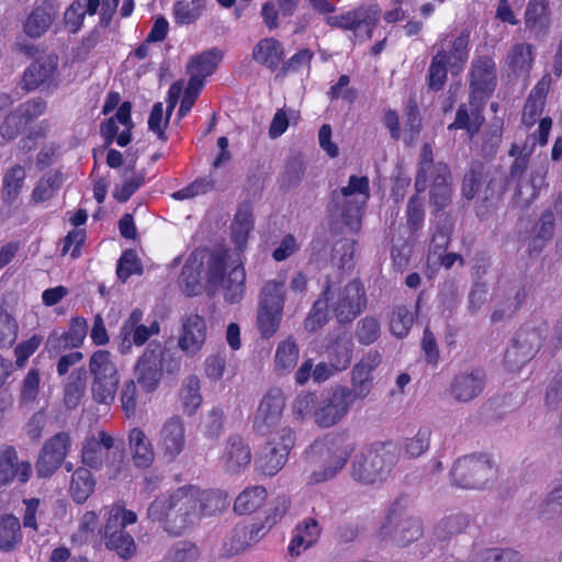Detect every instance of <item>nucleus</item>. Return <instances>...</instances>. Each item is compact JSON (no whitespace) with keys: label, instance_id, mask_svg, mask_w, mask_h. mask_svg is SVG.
Returning <instances> with one entry per match:
<instances>
[{"label":"nucleus","instance_id":"nucleus-35","mask_svg":"<svg viewBox=\"0 0 562 562\" xmlns=\"http://www.w3.org/2000/svg\"><path fill=\"white\" fill-rule=\"evenodd\" d=\"M415 310H418V302ZM417 311H413L408 305H395L389 317V328L393 336L404 338L408 335L416 317Z\"/></svg>","mask_w":562,"mask_h":562},{"label":"nucleus","instance_id":"nucleus-34","mask_svg":"<svg viewBox=\"0 0 562 562\" xmlns=\"http://www.w3.org/2000/svg\"><path fill=\"white\" fill-rule=\"evenodd\" d=\"M203 258L198 254H192L186 261L181 274L179 277V284L182 291L189 295H196L201 290V266Z\"/></svg>","mask_w":562,"mask_h":562},{"label":"nucleus","instance_id":"nucleus-26","mask_svg":"<svg viewBox=\"0 0 562 562\" xmlns=\"http://www.w3.org/2000/svg\"><path fill=\"white\" fill-rule=\"evenodd\" d=\"M321 533L322 527L315 518L308 517L303 519L293 530V536L288 548L289 553L292 557H299L318 541Z\"/></svg>","mask_w":562,"mask_h":562},{"label":"nucleus","instance_id":"nucleus-17","mask_svg":"<svg viewBox=\"0 0 562 562\" xmlns=\"http://www.w3.org/2000/svg\"><path fill=\"white\" fill-rule=\"evenodd\" d=\"M348 386H336L314 411V422L323 428L339 423L355 404Z\"/></svg>","mask_w":562,"mask_h":562},{"label":"nucleus","instance_id":"nucleus-38","mask_svg":"<svg viewBox=\"0 0 562 562\" xmlns=\"http://www.w3.org/2000/svg\"><path fill=\"white\" fill-rule=\"evenodd\" d=\"M526 296V290L520 285L508 289L501 305L492 313L491 321L497 323L512 317L520 308Z\"/></svg>","mask_w":562,"mask_h":562},{"label":"nucleus","instance_id":"nucleus-19","mask_svg":"<svg viewBox=\"0 0 562 562\" xmlns=\"http://www.w3.org/2000/svg\"><path fill=\"white\" fill-rule=\"evenodd\" d=\"M157 447L162 458L175 461L186 448V427L180 416H171L164 422L158 432Z\"/></svg>","mask_w":562,"mask_h":562},{"label":"nucleus","instance_id":"nucleus-50","mask_svg":"<svg viewBox=\"0 0 562 562\" xmlns=\"http://www.w3.org/2000/svg\"><path fill=\"white\" fill-rule=\"evenodd\" d=\"M120 379L92 378L91 395L94 402L110 405L114 402Z\"/></svg>","mask_w":562,"mask_h":562},{"label":"nucleus","instance_id":"nucleus-5","mask_svg":"<svg viewBox=\"0 0 562 562\" xmlns=\"http://www.w3.org/2000/svg\"><path fill=\"white\" fill-rule=\"evenodd\" d=\"M105 515V524L100 529L104 546L123 559L132 558L136 552V543L125 527L137 521L136 513L115 504L106 509Z\"/></svg>","mask_w":562,"mask_h":562},{"label":"nucleus","instance_id":"nucleus-22","mask_svg":"<svg viewBox=\"0 0 562 562\" xmlns=\"http://www.w3.org/2000/svg\"><path fill=\"white\" fill-rule=\"evenodd\" d=\"M470 32L462 30L458 34H441L434 45L437 50H443L447 64L452 72L462 70L469 58Z\"/></svg>","mask_w":562,"mask_h":562},{"label":"nucleus","instance_id":"nucleus-16","mask_svg":"<svg viewBox=\"0 0 562 562\" xmlns=\"http://www.w3.org/2000/svg\"><path fill=\"white\" fill-rule=\"evenodd\" d=\"M71 437L66 431H60L45 441L36 464V473L40 477L52 476L64 463L71 449Z\"/></svg>","mask_w":562,"mask_h":562},{"label":"nucleus","instance_id":"nucleus-60","mask_svg":"<svg viewBox=\"0 0 562 562\" xmlns=\"http://www.w3.org/2000/svg\"><path fill=\"white\" fill-rule=\"evenodd\" d=\"M199 557L200 551L194 543L180 541L166 553L162 562H195Z\"/></svg>","mask_w":562,"mask_h":562},{"label":"nucleus","instance_id":"nucleus-62","mask_svg":"<svg viewBox=\"0 0 562 562\" xmlns=\"http://www.w3.org/2000/svg\"><path fill=\"white\" fill-rule=\"evenodd\" d=\"M526 25L530 29L544 25L548 21V3L542 0H530L525 12Z\"/></svg>","mask_w":562,"mask_h":562},{"label":"nucleus","instance_id":"nucleus-25","mask_svg":"<svg viewBox=\"0 0 562 562\" xmlns=\"http://www.w3.org/2000/svg\"><path fill=\"white\" fill-rule=\"evenodd\" d=\"M206 339V324L204 319L192 314L184 318L178 339L179 348L188 356H195Z\"/></svg>","mask_w":562,"mask_h":562},{"label":"nucleus","instance_id":"nucleus-30","mask_svg":"<svg viewBox=\"0 0 562 562\" xmlns=\"http://www.w3.org/2000/svg\"><path fill=\"white\" fill-rule=\"evenodd\" d=\"M353 341L348 334L337 335L326 347V356L336 371L346 370L352 360Z\"/></svg>","mask_w":562,"mask_h":562},{"label":"nucleus","instance_id":"nucleus-28","mask_svg":"<svg viewBox=\"0 0 562 562\" xmlns=\"http://www.w3.org/2000/svg\"><path fill=\"white\" fill-rule=\"evenodd\" d=\"M222 58L223 54L216 47L193 56L187 66V71L190 75L189 79H194L195 82L204 85L206 77L216 70Z\"/></svg>","mask_w":562,"mask_h":562},{"label":"nucleus","instance_id":"nucleus-53","mask_svg":"<svg viewBox=\"0 0 562 562\" xmlns=\"http://www.w3.org/2000/svg\"><path fill=\"white\" fill-rule=\"evenodd\" d=\"M282 310L258 305L257 326L262 337L269 338L279 329L282 319Z\"/></svg>","mask_w":562,"mask_h":562},{"label":"nucleus","instance_id":"nucleus-42","mask_svg":"<svg viewBox=\"0 0 562 562\" xmlns=\"http://www.w3.org/2000/svg\"><path fill=\"white\" fill-rule=\"evenodd\" d=\"M200 380L196 375L187 376L181 385L179 397L183 413L188 416L195 414L202 403Z\"/></svg>","mask_w":562,"mask_h":562},{"label":"nucleus","instance_id":"nucleus-23","mask_svg":"<svg viewBox=\"0 0 562 562\" xmlns=\"http://www.w3.org/2000/svg\"><path fill=\"white\" fill-rule=\"evenodd\" d=\"M59 58L55 54L36 58L24 71L23 88L27 91L35 90L43 85H57Z\"/></svg>","mask_w":562,"mask_h":562},{"label":"nucleus","instance_id":"nucleus-36","mask_svg":"<svg viewBox=\"0 0 562 562\" xmlns=\"http://www.w3.org/2000/svg\"><path fill=\"white\" fill-rule=\"evenodd\" d=\"M470 104L473 106V109L471 110V113H469V111L464 104L460 105L457 111L454 122L451 123L448 126V128L449 130H465L469 133V135L472 137L479 132L481 125L483 124L484 119L481 115V110L484 104H480L479 101L470 103Z\"/></svg>","mask_w":562,"mask_h":562},{"label":"nucleus","instance_id":"nucleus-8","mask_svg":"<svg viewBox=\"0 0 562 562\" xmlns=\"http://www.w3.org/2000/svg\"><path fill=\"white\" fill-rule=\"evenodd\" d=\"M369 198L370 186L366 176H351L346 187L334 192L333 200L340 211L339 217L349 232L360 231L362 209Z\"/></svg>","mask_w":562,"mask_h":562},{"label":"nucleus","instance_id":"nucleus-32","mask_svg":"<svg viewBox=\"0 0 562 562\" xmlns=\"http://www.w3.org/2000/svg\"><path fill=\"white\" fill-rule=\"evenodd\" d=\"M64 180V173L57 169L43 175L32 191L31 203L40 204L52 200L61 188Z\"/></svg>","mask_w":562,"mask_h":562},{"label":"nucleus","instance_id":"nucleus-37","mask_svg":"<svg viewBox=\"0 0 562 562\" xmlns=\"http://www.w3.org/2000/svg\"><path fill=\"white\" fill-rule=\"evenodd\" d=\"M546 327H521L514 341L522 348V359H531L542 346L546 338Z\"/></svg>","mask_w":562,"mask_h":562},{"label":"nucleus","instance_id":"nucleus-39","mask_svg":"<svg viewBox=\"0 0 562 562\" xmlns=\"http://www.w3.org/2000/svg\"><path fill=\"white\" fill-rule=\"evenodd\" d=\"M94 487L95 480L89 469L80 467L74 471L69 492L76 503H85L93 493Z\"/></svg>","mask_w":562,"mask_h":562},{"label":"nucleus","instance_id":"nucleus-43","mask_svg":"<svg viewBox=\"0 0 562 562\" xmlns=\"http://www.w3.org/2000/svg\"><path fill=\"white\" fill-rule=\"evenodd\" d=\"M254 225L252 207L248 202L239 204L232 224L233 239L238 248H241Z\"/></svg>","mask_w":562,"mask_h":562},{"label":"nucleus","instance_id":"nucleus-41","mask_svg":"<svg viewBox=\"0 0 562 562\" xmlns=\"http://www.w3.org/2000/svg\"><path fill=\"white\" fill-rule=\"evenodd\" d=\"M509 156L515 157L513 165L509 168L508 176L506 178L507 186L516 184V195L519 198L524 196V186L521 183L522 177L527 171L529 165L530 153H524L517 144H513L509 150Z\"/></svg>","mask_w":562,"mask_h":562},{"label":"nucleus","instance_id":"nucleus-57","mask_svg":"<svg viewBox=\"0 0 562 562\" xmlns=\"http://www.w3.org/2000/svg\"><path fill=\"white\" fill-rule=\"evenodd\" d=\"M328 307H330L329 301H327L323 293L322 296L314 303L305 319V329L308 331H316L323 327L328 322Z\"/></svg>","mask_w":562,"mask_h":562},{"label":"nucleus","instance_id":"nucleus-63","mask_svg":"<svg viewBox=\"0 0 562 562\" xmlns=\"http://www.w3.org/2000/svg\"><path fill=\"white\" fill-rule=\"evenodd\" d=\"M517 551L510 549H486L477 553L471 562H519Z\"/></svg>","mask_w":562,"mask_h":562},{"label":"nucleus","instance_id":"nucleus-64","mask_svg":"<svg viewBox=\"0 0 562 562\" xmlns=\"http://www.w3.org/2000/svg\"><path fill=\"white\" fill-rule=\"evenodd\" d=\"M47 103L41 98H34L21 103L15 111L21 116L25 125L30 124L46 111Z\"/></svg>","mask_w":562,"mask_h":562},{"label":"nucleus","instance_id":"nucleus-46","mask_svg":"<svg viewBox=\"0 0 562 562\" xmlns=\"http://www.w3.org/2000/svg\"><path fill=\"white\" fill-rule=\"evenodd\" d=\"M285 302V281L276 279L267 281L259 295V306L282 310Z\"/></svg>","mask_w":562,"mask_h":562},{"label":"nucleus","instance_id":"nucleus-45","mask_svg":"<svg viewBox=\"0 0 562 562\" xmlns=\"http://www.w3.org/2000/svg\"><path fill=\"white\" fill-rule=\"evenodd\" d=\"M326 22L331 27L350 31L359 29L362 24H372L370 12L364 8H357L344 14L328 16Z\"/></svg>","mask_w":562,"mask_h":562},{"label":"nucleus","instance_id":"nucleus-54","mask_svg":"<svg viewBox=\"0 0 562 562\" xmlns=\"http://www.w3.org/2000/svg\"><path fill=\"white\" fill-rule=\"evenodd\" d=\"M449 65L443 50H437L434 55L429 69L428 82L429 87L435 90H441L446 83Z\"/></svg>","mask_w":562,"mask_h":562},{"label":"nucleus","instance_id":"nucleus-10","mask_svg":"<svg viewBox=\"0 0 562 562\" xmlns=\"http://www.w3.org/2000/svg\"><path fill=\"white\" fill-rule=\"evenodd\" d=\"M324 296L329 301L330 310L340 324L351 323L367 306V294L360 280L353 279L337 292L327 285Z\"/></svg>","mask_w":562,"mask_h":562},{"label":"nucleus","instance_id":"nucleus-47","mask_svg":"<svg viewBox=\"0 0 562 562\" xmlns=\"http://www.w3.org/2000/svg\"><path fill=\"white\" fill-rule=\"evenodd\" d=\"M26 178V170L21 165L10 167L2 181V192L5 202L12 203L21 193Z\"/></svg>","mask_w":562,"mask_h":562},{"label":"nucleus","instance_id":"nucleus-48","mask_svg":"<svg viewBox=\"0 0 562 562\" xmlns=\"http://www.w3.org/2000/svg\"><path fill=\"white\" fill-rule=\"evenodd\" d=\"M267 498V491L262 486H251L244 490L236 498L234 509L236 513L250 514L260 508Z\"/></svg>","mask_w":562,"mask_h":562},{"label":"nucleus","instance_id":"nucleus-56","mask_svg":"<svg viewBox=\"0 0 562 562\" xmlns=\"http://www.w3.org/2000/svg\"><path fill=\"white\" fill-rule=\"evenodd\" d=\"M356 338L359 344L369 346L375 342L381 335V326L374 316H366L357 323Z\"/></svg>","mask_w":562,"mask_h":562},{"label":"nucleus","instance_id":"nucleus-49","mask_svg":"<svg viewBox=\"0 0 562 562\" xmlns=\"http://www.w3.org/2000/svg\"><path fill=\"white\" fill-rule=\"evenodd\" d=\"M431 430L428 427H419L411 437H406L402 443V451L408 459H416L428 451Z\"/></svg>","mask_w":562,"mask_h":562},{"label":"nucleus","instance_id":"nucleus-61","mask_svg":"<svg viewBox=\"0 0 562 562\" xmlns=\"http://www.w3.org/2000/svg\"><path fill=\"white\" fill-rule=\"evenodd\" d=\"M18 330L16 319L0 306V347H11L18 338Z\"/></svg>","mask_w":562,"mask_h":562},{"label":"nucleus","instance_id":"nucleus-15","mask_svg":"<svg viewBox=\"0 0 562 562\" xmlns=\"http://www.w3.org/2000/svg\"><path fill=\"white\" fill-rule=\"evenodd\" d=\"M496 65L492 57L480 56L473 59L470 71V103L484 104L495 90Z\"/></svg>","mask_w":562,"mask_h":562},{"label":"nucleus","instance_id":"nucleus-13","mask_svg":"<svg viewBox=\"0 0 562 562\" xmlns=\"http://www.w3.org/2000/svg\"><path fill=\"white\" fill-rule=\"evenodd\" d=\"M268 441L257 461L258 469L268 476L276 475L286 463L289 452L294 446V432L283 427Z\"/></svg>","mask_w":562,"mask_h":562},{"label":"nucleus","instance_id":"nucleus-40","mask_svg":"<svg viewBox=\"0 0 562 562\" xmlns=\"http://www.w3.org/2000/svg\"><path fill=\"white\" fill-rule=\"evenodd\" d=\"M89 373L92 378L120 379L117 366L108 350H97L89 359Z\"/></svg>","mask_w":562,"mask_h":562},{"label":"nucleus","instance_id":"nucleus-2","mask_svg":"<svg viewBox=\"0 0 562 562\" xmlns=\"http://www.w3.org/2000/svg\"><path fill=\"white\" fill-rule=\"evenodd\" d=\"M206 267L209 285H221L227 303L236 304L244 299L246 271L239 258L232 259L227 251L213 250L207 257Z\"/></svg>","mask_w":562,"mask_h":562},{"label":"nucleus","instance_id":"nucleus-24","mask_svg":"<svg viewBox=\"0 0 562 562\" xmlns=\"http://www.w3.org/2000/svg\"><path fill=\"white\" fill-rule=\"evenodd\" d=\"M485 387V373L473 369L457 374L450 385V394L461 403H468L477 397Z\"/></svg>","mask_w":562,"mask_h":562},{"label":"nucleus","instance_id":"nucleus-44","mask_svg":"<svg viewBox=\"0 0 562 562\" xmlns=\"http://www.w3.org/2000/svg\"><path fill=\"white\" fill-rule=\"evenodd\" d=\"M22 540L20 520L13 515L0 517V550L12 551Z\"/></svg>","mask_w":562,"mask_h":562},{"label":"nucleus","instance_id":"nucleus-18","mask_svg":"<svg viewBox=\"0 0 562 562\" xmlns=\"http://www.w3.org/2000/svg\"><path fill=\"white\" fill-rule=\"evenodd\" d=\"M144 313L139 308H134L128 317L123 322L119 337L121 339V351L130 352L132 345L143 346L151 336L159 334L160 326L154 321L149 326L144 325Z\"/></svg>","mask_w":562,"mask_h":562},{"label":"nucleus","instance_id":"nucleus-33","mask_svg":"<svg viewBox=\"0 0 562 562\" xmlns=\"http://www.w3.org/2000/svg\"><path fill=\"white\" fill-rule=\"evenodd\" d=\"M55 11L52 5H40L32 10L23 23V30L30 37H41L50 27Z\"/></svg>","mask_w":562,"mask_h":562},{"label":"nucleus","instance_id":"nucleus-58","mask_svg":"<svg viewBox=\"0 0 562 562\" xmlns=\"http://www.w3.org/2000/svg\"><path fill=\"white\" fill-rule=\"evenodd\" d=\"M86 392V372L77 370L71 373L65 387V401L70 407L77 406Z\"/></svg>","mask_w":562,"mask_h":562},{"label":"nucleus","instance_id":"nucleus-27","mask_svg":"<svg viewBox=\"0 0 562 562\" xmlns=\"http://www.w3.org/2000/svg\"><path fill=\"white\" fill-rule=\"evenodd\" d=\"M128 448L135 467L149 468L155 460V451L150 439L143 429L134 427L128 432Z\"/></svg>","mask_w":562,"mask_h":562},{"label":"nucleus","instance_id":"nucleus-59","mask_svg":"<svg viewBox=\"0 0 562 562\" xmlns=\"http://www.w3.org/2000/svg\"><path fill=\"white\" fill-rule=\"evenodd\" d=\"M507 63L514 71H528L532 63V46L516 44L507 56Z\"/></svg>","mask_w":562,"mask_h":562},{"label":"nucleus","instance_id":"nucleus-20","mask_svg":"<svg viewBox=\"0 0 562 562\" xmlns=\"http://www.w3.org/2000/svg\"><path fill=\"white\" fill-rule=\"evenodd\" d=\"M381 363V355L376 350H369L353 366L351 371V387L349 392L351 397L357 400L366 398L373 387V371Z\"/></svg>","mask_w":562,"mask_h":562},{"label":"nucleus","instance_id":"nucleus-21","mask_svg":"<svg viewBox=\"0 0 562 562\" xmlns=\"http://www.w3.org/2000/svg\"><path fill=\"white\" fill-rule=\"evenodd\" d=\"M251 458L247 440L239 435H231L223 443L218 462L225 472L237 474L249 467Z\"/></svg>","mask_w":562,"mask_h":562},{"label":"nucleus","instance_id":"nucleus-11","mask_svg":"<svg viewBox=\"0 0 562 562\" xmlns=\"http://www.w3.org/2000/svg\"><path fill=\"white\" fill-rule=\"evenodd\" d=\"M496 477V468L487 456L472 454L459 458L451 470V479L462 488H482Z\"/></svg>","mask_w":562,"mask_h":562},{"label":"nucleus","instance_id":"nucleus-12","mask_svg":"<svg viewBox=\"0 0 562 562\" xmlns=\"http://www.w3.org/2000/svg\"><path fill=\"white\" fill-rule=\"evenodd\" d=\"M285 406V398L282 390L270 389L262 397L254 417L255 431L265 437L277 436L283 428L282 414Z\"/></svg>","mask_w":562,"mask_h":562},{"label":"nucleus","instance_id":"nucleus-52","mask_svg":"<svg viewBox=\"0 0 562 562\" xmlns=\"http://www.w3.org/2000/svg\"><path fill=\"white\" fill-rule=\"evenodd\" d=\"M99 528V515L94 510L86 512L79 519L78 529L71 535V542L78 546L89 542Z\"/></svg>","mask_w":562,"mask_h":562},{"label":"nucleus","instance_id":"nucleus-1","mask_svg":"<svg viewBox=\"0 0 562 562\" xmlns=\"http://www.w3.org/2000/svg\"><path fill=\"white\" fill-rule=\"evenodd\" d=\"M228 506L218 490L183 485L158 495L147 508V517L173 536L183 533L202 516H213Z\"/></svg>","mask_w":562,"mask_h":562},{"label":"nucleus","instance_id":"nucleus-14","mask_svg":"<svg viewBox=\"0 0 562 562\" xmlns=\"http://www.w3.org/2000/svg\"><path fill=\"white\" fill-rule=\"evenodd\" d=\"M423 532V524L418 518L397 509L390 510L380 529V536L383 539H389L400 547H406L418 540Z\"/></svg>","mask_w":562,"mask_h":562},{"label":"nucleus","instance_id":"nucleus-7","mask_svg":"<svg viewBox=\"0 0 562 562\" xmlns=\"http://www.w3.org/2000/svg\"><path fill=\"white\" fill-rule=\"evenodd\" d=\"M180 362L171 358L159 342H150L134 366V375L146 393L154 392L162 378L164 370L168 373L177 372Z\"/></svg>","mask_w":562,"mask_h":562},{"label":"nucleus","instance_id":"nucleus-3","mask_svg":"<svg viewBox=\"0 0 562 562\" xmlns=\"http://www.w3.org/2000/svg\"><path fill=\"white\" fill-rule=\"evenodd\" d=\"M428 187L430 204L436 211L443 210L451 200V173L446 164L434 161L430 144H424L419 154L415 188L420 193Z\"/></svg>","mask_w":562,"mask_h":562},{"label":"nucleus","instance_id":"nucleus-51","mask_svg":"<svg viewBox=\"0 0 562 562\" xmlns=\"http://www.w3.org/2000/svg\"><path fill=\"white\" fill-rule=\"evenodd\" d=\"M144 170L132 169L130 175L125 171L123 182L114 187L113 198L121 203L126 202L144 184Z\"/></svg>","mask_w":562,"mask_h":562},{"label":"nucleus","instance_id":"nucleus-4","mask_svg":"<svg viewBox=\"0 0 562 562\" xmlns=\"http://www.w3.org/2000/svg\"><path fill=\"white\" fill-rule=\"evenodd\" d=\"M394 465V457L384 445L363 447L351 461L350 475L353 481L367 486L382 484Z\"/></svg>","mask_w":562,"mask_h":562},{"label":"nucleus","instance_id":"nucleus-55","mask_svg":"<svg viewBox=\"0 0 562 562\" xmlns=\"http://www.w3.org/2000/svg\"><path fill=\"white\" fill-rule=\"evenodd\" d=\"M248 544V528L246 526H238L234 528L225 539L222 547V552L225 557H234L245 551Z\"/></svg>","mask_w":562,"mask_h":562},{"label":"nucleus","instance_id":"nucleus-31","mask_svg":"<svg viewBox=\"0 0 562 562\" xmlns=\"http://www.w3.org/2000/svg\"><path fill=\"white\" fill-rule=\"evenodd\" d=\"M300 348L293 337L281 340L276 349L273 366L274 371L280 374L290 373L297 364Z\"/></svg>","mask_w":562,"mask_h":562},{"label":"nucleus","instance_id":"nucleus-6","mask_svg":"<svg viewBox=\"0 0 562 562\" xmlns=\"http://www.w3.org/2000/svg\"><path fill=\"white\" fill-rule=\"evenodd\" d=\"M122 451L116 447L115 439L100 430L90 434L81 445V461L93 470L105 469L109 477H115L121 471Z\"/></svg>","mask_w":562,"mask_h":562},{"label":"nucleus","instance_id":"nucleus-29","mask_svg":"<svg viewBox=\"0 0 562 562\" xmlns=\"http://www.w3.org/2000/svg\"><path fill=\"white\" fill-rule=\"evenodd\" d=\"M251 56L257 64L274 70L284 58L283 45L274 37H265L254 46Z\"/></svg>","mask_w":562,"mask_h":562},{"label":"nucleus","instance_id":"nucleus-9","mask_svg":"<svg viewBox=\"0 0 562 562\" xmlns=\"http://www.w3.org/2000/svg\"><path fill=\"white\" fill-rule=\"evenodd\" d=\"M353 450L355 443L345 436L333 438L327 447L324 443H313L306 451L311 461L315 456L324 452L327 457L323 467L312 471L310 482L317 484L335 477L342 470Z\"/></svg>","mask_w":562,"mask_h":562}]
</instances>
